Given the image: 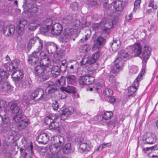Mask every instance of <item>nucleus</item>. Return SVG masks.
Segmentation results:
<instances>
[{
    "label": "nucleus",
    "instance_id": "obj_1",
    "mask_svg": "<svg viewBox=\"0 0 158 158\" xmlns=\"http://www.w3.org/2000/svg\"><path fill=\"white\" fill-rule=\"evenodd\" d=\"M64 142V138L60 135H57L52 139V144L50 147V150L55 158H66L62 155L61 149Z\"/></svg>",
    "mask_w": 158,
    "mask_h": 158
},
{
    "label": "nucleus",
    "instance_id": "obj_2",
    "mask_svg": "<svg viewBox=\"0 0 158 158\" xmlns=\"http://www.w3.org/2000/svg\"><path fill=\"white\" fill-rule=\"evenodd\" d=\"M51 68L45 66H36L34 70L35 76L41 78V80L44 81L49 79V73Z\"/></svg>",
    "mask_w": 158,
    "mask_h": 158
},
{
    "label": "nucleus",
    "instance_id": "obj_3",
    "mask_svg": "<svg viewBox=\"0 0 158 158\" xmlns=\"http://www.w3.org/2000/svg\"><path fill=\"white\" fill-rule=\"evenodd\" d=\"M151 52L152 49L150 47L145 46L143 48L141 54L142 56L140 57L142 61L143 66L142 69L146 70V63L151 55Z\"/></svg>",
    "mask_w": 158,
    "mask_h": 158
},
{
    "label": "nucleus",
    "instance_id": "obj_4",
    "mask_svg": "<svg viewBox=\"0 0 158 158\" xmlns=\"http://www.w3.org/2000/svg\"><path fill=\"white\" fill-rule=\"evenodd\" d=\"M77 34L74 33L72 29L65 28L63 33L62 42L67 43L70 39L75 40V37H77Z\"/></svg>",
    "mask_w": 158,
    "mask_h": 158
},
{
    "label": "nucleus",
    "instance_id": "obj_5",
    "mask_svg": "<svg viewBox=\"0 0 158 158\" xmlns=\"http://www.w3.org/2000/svg\"><path fill=\"white\" fill-rule=\"evenodd\" d=\"M33 149L32 143L31 142L29 145H28L24 150L23 148H20V151L22 156L24 158H31L33 154Z\"/></svg>",
    "mask_w": 158,
    "mask_h": 158
},
{
    "label": "nucleus",
    "instance_id": "obj_6",
    "mask_svg": "<svg viewBox=\"0 0 158 158\" xmlns=\"http://www.w3.org/2000/svg\"><path fill=\"white\" fill-rule=\"evenodd\" d=\"M123 61L121 58L118 57L114 61L113 66L111 68V71L113 73H116L120 70H122L123 67Z\"/></svg>",
    "mask_w": 158,
    "mask_h": 158
},
{
    "label": "nucleus",
    "instance_id": "obj_7",
    "mask_svg": "<svg viewBox=\"0 0 158 158\" xmlns=\"http://www.w3.org/2000/svg\"><path fill=\"white\" fill-rule=\"evenodd\" d=\"M129 50L130 51L132 57L139 56L141 54L142 50V47L139 43L134 44L132 46L128 47Z\"/></svg>",
    "mask_w": 158,
    "mask_h": 158
},
{
    "label": "nucleus",
    "instance_id": "obj_8",
    "mask_svg": "<svg viewBox=\"0 0 158 158\" xmlns=\"http://www.w3.org/2000/svg\"><path fill=\"white\" fill-rule=\"evenodd\" d=\"M9 68L11 70H14L11 75L12 78L15 81H19L23 77V73L21 70L15 71L16 67L13 64L10 65Z\"/></svg>",
    "mask_w": 158,
    "mask_h": 158
},
{
    "label": "nucleus",
    "instance_id": "obj_9",
    "mask_svg": "<svg viewBox=\"0 0 158 158\" xmlns=\"http://www.w3.org/2000/svg\"><path fill=\"white\" fill-rule=\"evenodd\" d=\"M156 137L155 134L148 132L144 135L143 140L144 144H152L156 142Z\"/></svg>",
    "mask_w": 158,
    "mask_h": 158
},
{
    "label": "nucleus",
    "instance_id": "obj_10",
    "mask_svg": "<svg viewBox=\"0 0 158 158\" xmlns=\"http://www.w3.org/2000/svg\"><path fill=\"white\" fill-rule=\"evenodd\" d=\"M60 110L62 112L60 118L63 121L65 120L69 115L72 114L74 112L73 108L72 107H69L67 108L63 107L60 109Z\"/></svg>",
    "mask_w": 158,
    "mask_h": 158
},
{
    "label": "nucleus",
    "instance_id": "obj_11",
    "mask_svg": "<svg viewBox=\"0 0 158 158\" xmlns=\"http://www.w3.org/2000/svg\"><path fill=\"white\" fill-rule=\"evenodd\" d=\"M39 52L34 51L30 55L28 58V61L32 66H35L39 63Z\"/></svg>",
    "mask_w": 158,
    "mask_h": 158
},
{
    "label": "nucleus",
    "instance_id": "obj_12",
    "mask_svg": "<svg viewBox=\"0 0 158 158\" xmlns=\"http://www.w3.org/2000/svg\"><path fill=\"white\" fill-rule=\"evenodd\" d=\"M94 80L95 79L93 76L85 75L81 77L79 83L80 85L82 86L83 85L91 84L94 82ZM81 87L83 88L82 87Z\"/></svg>",
    "mask_w": 158,
    "mask_h": 158
},
{
    "label": "nucleus",
    "instance_id": "obj_13",
    "mask_svg": "<svg viewBox=\"0 0 158 158\" xmlns=\"http://www.w3.org/2000/svg\"><path fill=\"white\" fill-rule=\"evenodd\" d=\"M126 1V0H124H124H117L114 2L113 0L112 2L109 4L113 3V5L115 10L117 11H121L127 4V2Z\"/></svg>",
    "mask_w": 158,
    "mask_h": 158
},
{
    "label": "nucleus",
    "instance_id": "obj_14",
    "mask_svg": "<svg viewBox=\"0 0 158 158\" xmlns=\"http://www.w3.org/2000/svg\"><path fill=\"white\" fill-rule=\"evenodd\" d=\"M106 42L105 37L103 38L102 36H98L97 37L96 40L94 42L93 44L92 49L93 51L98 49V50L100 47L103 46Z\"/></svg>",
    "mask_w": 158,
    "mask_h": 158
},
{
    "label": "nucleus",
    "instance_id": "obj_15",
    "mask_svg": "<svg viewBox=\"0 0 158 158\" xmlns=\"http://www.w3.org/2000/svg\"><path fill=\"white\" fill-rule=\"evenodd\" d=\"M19 102V100H15L9 103L10 110L12 113L16 114L19 112L20 108L18 106Z\"/></svg>",
    "mask_w": 158,
    "mask_h": 158
},
{
    "label": "nucleus",
    "instance_id": "obj_16",
    "mask_svg": "<svg viewBox=\"0 0 158 158\" xmlns=\"http://www.w3.org/2000/svg\"><path fill=\"white\" fill-rule=\"evenodd\" d=\"M44 47L49 54L55 53L57 49L56 45L53 42H45Z\"/></svg>",
    "mask_w": 158,
    "mask_h": 158
},
{
    "label": "nucleus",
    "instance_id": "obj_17",
    "mask_svg": "<svg viewBox=\"0 0 158 158\" xmlns=\"http://www.w3.org/2000/svg\"><path fill=\"white\" fill-rule=\"evenodd\" d=\"M10 124V119L8 116L4 115L2 116L0 114V127L7 130Z\"/></svg>",
    "mask_w": 158,
    "mask_h": 158
},
{
    "label": "nucleus",
    "instance_id": "obj_18",
    "mask_svg": "<svg viewBox=\"0 0 158 158\" xmlns=\"http://www.w3.org/2000/svg\"><path fill=\"white\" fill-rule=\"evenodd\" d=\"M15 26L11 24L4 27L3 33L6 36L12 37L15 32Z\"/></svg>",
    "mask_w": 158,
    "mask_h": 158
},
{
    "label": "nucleus",
    "instance_id": "obj_19",
    "mask_svg": "<svg viewBox=\"0 0 158 158\" xmlns=\"http://www.w3.org/2000/svg\"><path fill=\"white\" fill-rule=\"evenodd\" d=\"M27 20L24 19H20L16 27V31L18 34L21 35L23 34V31L25 26L27 24Z\"/></svg>",
    "mask_w": 158,
    "mask_h": 158
},
{
    "label": "nucleus",
    "instance_id": "obj_20",
    "mask_svg": "<svg viewBox=\"0 0 158 158\" xmlns=\"http://www.w3.org/2000/svg\"><path fill=\"white\" fill-rule=\"evenodd\" d=\"M49 136L47 133L43 132L39 134L36 138V140L39 143L46 144L49 141Z\"/></svg>",
    "mask_w": 158,
    "mask_h": 158
},
{
    "label": "nucleus",
    "instance_id": "obj_21",
    "mask_svg": "<svg viewBox=\"0 0 158 158\" xmlns=\"http://www.w3.org/2000/svg\"><path fill=\"white\" fill-rule=\"evenodd\" d=\"M62 25L58 23L54 24L52 28L51 33L54 35H57L60 34L62 30Z\"/></svg>",
    "mask_w": 158,
    "mask_h": 158
},
{
    "label": "nucleus",
    "instance_id": "obj_22",
    "mask_svg": "<svg viewBox=\"0 0 158 158\" xmlns=\"http://www.w3.org/2000/svg\"><path fill=\"white\" fill-rule=\"evenodd\" d=\"M55 89H42L43 94H42L40 98L38 99V100L43 99L44 101L48 100L51 97V94L53 93Z\"/></svg>",
    "mask_w": 158,
    "mask_h": 158
},
{
    "label": "nucleus",
    "instance_id": "obj_23",
    "mask_svg": "<svg viewBox=\"0 0 158 158\" xmlns=\"http://www.w3.org/2000/svg\"><path fill=\"white\" fill-rule=\"evenodd\" d=\"M56 119L54 121L52 122L49 126V128L51 130L55 131L58 133H60L61 131L64 130L65 128L63 127L60 126L59 124L56 122Z\"/></svg>",
    "mask_w": 158,
    "mask_h": 158
},
{
    "label": "nucleus",
    "instance_id": "obj_24",
    "mask_svg": "<svg viewBox=\"0 0 158 158\" xmlns=\"http://www.w3.org/2000/svg\"><path fill=\"white\" fill-rule=\"evenodd\" d=\"M39 55L40 56L42 59V64L47 67H49L50 65V60L49 57L43 52H39Z\"/></svg>",
    "mask_w": 158,
    "mask_h": 158
},
{
    "label": "nucleus",
    "instance_id": "obj_25",
    "mask_svg": "<svg viewBox=\"0 0 158 158\" xmlns=\"http://www.w3.org/2000/svg\"><path fill=\"white\" fill-rule=\"evenodd\" d=\"M27 11L31 13L35 14L38 12L39 8L36 5L31 3L26 4V7L25 8Z\"/></svg>",
    "mask_w": 158,
    "mask_h": 158
},
{
    "label": "nucleus",
    "instance_id": "obj_26",
    "mask_svg": "<svg viewBox=\"0 0 158 158\" xmlns=\"http://www.w3.org/2000/svg\"><path fill=\"white\" fill-rule=\"evenodd\" d=\"M79 64L76 60L70 61L67 65V69L69 71L73 73L74 70H76L78 68Z\"/></svg>",
    "mask_w": 158,
    "mask_h": 158
},
{
    "label": "nucleus",
    "instance_id": "obj_27",
    "mask_svg": "<svg viewBox=\"0 0 158 158\" xmlns=\"http://www.w3.org/2000/svg\"><path fill=\"white\" fill-rule=\"evenodd\" d=\"M146 70L142 69L140 73L136 78L134 82V84L132 85V87L134 88V89H137L139 86V82L142 79V77L143 75L145 73Z\"/></svg>",
    "mask_w": 158,
    "mask_h": 158
},
{
    "label": "nucleus",
    "instance_id": "obj_28",
    "mask_svg": "<svg viewBox=\"0 0 158 158\" xmlns=\"http://www.w3.org/2000/svg\"><path fill=\"white\" fill-rule=\"evenodd\" d=\"M59 117L55 114H51L49 116L45 117L44 120V123L47 125L49 126L51 123L54 121L56 119H57Z\"/></svg>",
    "mask_w": 158,
    "mask_h": 158
},
{
    "label": "nucleus",
    "instance_id": "obj_29",
    "mask_svg": "<svg viewBox=\"0 0 158 158\" xmlns=\"http://www.w3.org/2000/svg\"><path fill=\"white\" fill-rule=\"evenodd\" d=\"M90 147L87 143L81 142L78 151L81 152H88L90 150Z\"/></svg>",
    "mask_w": 158,
    "mask_h": 158
},
{
    "label": "nucleus",
    "instance_id": "obj_30",
    "mask_svg": "<svg viewBox=\"0 0 158 158\" xmlns=\"http://www.w3.org/2000/svg\"><path fill=\"white\" fill-rule=\"evenodd\" d=\"M73 18L70 15H68L61 20L63 25L64 26H68L72 22Z\"/></svg>",
    "mask_w": 158,
    "mask_h": 158
},
{
    "label": "nucleus",
    "instance_id": "obj_31",
    "mask_svg": "<svg viewBox=\"0 0 158 158\" xmlns=\"http://www.w3.org/2000/svg\"><path fill=\"white\" fill-rule=\"evenodd\" d=\"M50 72L52 74L53 77L54 78L57 77L60 75V67L57 66H55L52 69H51V70L49 71V73Z\"/></svg>",
    "mask_w": 158,
    "mask_h": 158
},
{
    "label": "nucleus",
    "instance_id": "obj_32",
    "mask_svg": "<svg viewBox=\"0 0 158 158\" xmlns=\"http://www.w3.org/2000/svg\"><path fill=\"white\" fill-rule=\"evenodd\" d=\"M80 65L82 66L83 65L87 66V65L89 64L90 65L92 66L94 65L91 61H90V58L86 57V56H84L82 58V60L80 62Z\"/></svg>",
    "mask_w": 158,
    "mask_h": 158
},
{
    "label": "nucleus",
    "instance_id": "obj_33",
    "mask_svg": "<svg viewBox=\"0 0 158 158\" xmlns=\"http://www.w3.org/2000/svg\"><path fill=\"white\" fill-rule=\"evenodd\" d=\"M61 92L64 93L66 92L68 94H72L74 98H78L79 97V95L78 93L76 94L77 89H60Z\"/></svg>",
    "mask_w": 158,
    "mask_h": 158
},
{
    "label": "nucleus",
    "instance_id": "obj_34",
    "mask_svg": "<svg viewBox=\"0 0 158 158\" xmlns=\"http://www.w3.org/2000/svg\"><path fill=\"white\" fill-rule=\"evenodd\" d=\"M29 124V120L28 119H24L19 122L18 125L19 129L25 128Z\"/></svg>",
    "mask_w": 158,
    "mask_h": 158
},
{
    "label": "nucleus",
    "instance_id": "obj_35",
    "mask_svg": "<svg viewBox=\"0 0 158 158\" xmlns=\"http://www.w3.org/2000/svg\"><path fill=\"white\" fill-rule=\"evenodd\" d=\"M121 57L130 59L132 57L130 51L129 50L128 47L124 51H121L120 52Z\"/></svg>",
    "mask_w": 158,
    "mask_h": 158
},
{
    "label": "nucleus",
    "instance_id": "obj_36",
    "mask_svg": "<svg viewBox=\"0 0 158 158\" xmlns=\"http://www.w3.org/2000/svg\"><path fill=\"white\" fill-rule=\"evenodd\" d=\"M67 82L69 84L74 85L76 81V77L73 75H68L66 77Z\"/></svg>",
    "mask_w": 158,
    "mask_h": 158
},
{
    "label": "nucleus",
    "instance_id": "obj_37",
    "mask_svg": "<svg viewBox=\"0 0 158 158\" xmlns=\"http://www.w3.org/2000/svg\"><path fill=\"white\" fill-rule=\"evenodd\" d=\"M113 115V114L111 111H106L102 114L101 117L102 120H107L110 119Z\"/></svg>",
    "mask_w": 158,
    "mask_h": 158
},
{
    "label": "nucleus",
    "instance_id": "obj_38",
    "mask_svg": "<svg viewBox=\"0 0 158 158\" xmlns=\"http://www.w3.org/2000/svg\"><path fill=\"white\" fill-rule=\"evenodd\" d=\"M100 53L99 51H97L93 54L91 57H90V61H91V63H93V65H94V64L100 55Z\"/></svg>",
    "mask_w": 158,
    "mask_h": 158
},
{
    "label": "nucleus",
    "instance_id": "obj_39",
    "mask_svg": "<svg viewBox=\"0 0 158 158\" xmlns=\"http://www.w3.org/2000/svg\"><path fill=\"white\" fill-rule=\"evenodd\" d=\"M72 150L71 145L70 143L66 144L63 148V152L65 154H68L71 152Z\"/></svg>",
    "mask_w": 158,
    "mask_h": 158
},
{
    "label": "nucleus",
    "instance_id": "obj_40",
    "mask_svg": "<svg viewBox=\"0 0 158 158\" xmlns=\"http://www.w3.org/2000/svg\"><path fill=\"white\" fill-rule=\"evenodd\" d=\"M37 40L38 41L39 45L37 49L38 50L37 52H40V51L42 50L44 46V43L46 42L45 41H44L43 40H42L39 37H37Z\"/></svg>",
    "mask_w": 158,
    "mask_h": 158
},
{
    "label": "nucleus",
    "instance_id": "obj_41",
    "mask_svg": "<svg viewBox=\"0 0 158 158\" xmlns=\"http://www.w3.org/2000/svg\"><path fill=\"white\" fill-rule=\"evenodd\" d=\"M44 86L45 88H46V89H56V85L53 84V82L52 81L48 82L44 84Z\"/></svg>",
    "mask_w": 158,
    "mask_h": 158
},
{
    "label": "nucleus",
    "instance_id": "obj_42",
    "mask_svg": "<svg viewBox=\"0 0 158 158\" xmlns=\"http://www.w3.org/2000/svg\"><path fill=\"white\" fill-rule=\"evenodd\" d=\"M90 49V45L87 44L82 45L80 47V49L81 52L84 53L89 51Z\"/></svg>",
    "mask_w": 158,
    "mask_h": 158
},
{
    "label": "nucleus",
    "instance_id": "obj_43",
    "mask_svg": "<svg viewBox=\"0 0 158 158\" xmlns=\"http://www.w3.org/2000/svg\"><path fill=\"white\" fill-rule=\"evenodd\" d=\"M53 21L50 19H45L43 22L42 24L45 25L46 27L50 29L51 28Z\"/></svg>",
    "mask_w": 158,
    "mask_h": 158
},
{
    "label": "nucleus",
    "instance_id": "obj_44",
    "mask_svg": "<svg viewBox=\"0 0 158 158\" xmlns=\"http://www.w3.org/2000/svg\"><path fill=\"white\" fill-rule=\"evenodd\" d=\"M103 94L106 97H110L113 94L112 89H103Z\"/></svg>",
    "mask_w": 158,
    "mask_h": 158
},
{
    "label": "nucleus",
    "instance_id": "obj_45",
    "mask_svg": "<svg viewBox=\"0 0 158 158\" xmlns=\"http://www.w3.org/2000/svg\"><path fill=\"white\" fill-rule=\"evenodd\" d=\"M129 73L131 74H136L138 72V68L135 65H132L129 67Z\"/></svg>",
    "mask_w": 158,
    "mask_h": 158
},
{
    "label": "nucleus",
    "instance_id": "obj_46",
    "mask_svg": "<svg viewBox=\"0 0 158 158\" xmlns=\"http://www.w3.org/2000/svg\"><path fill=\"white\" fill-rule=\"evenodd\" d=\"M24 115L20 113L16 115L14 117L13 119L15 122H20L22 120L24 117Z\"/></svg>",
    "mask_w": 158,
    "mask_h": 158
},
{
    "label": "nucleus",
    "instance_id": "obj_47",
    "mask_svg": "<svg viewBox=\"0 0 158 158\" xmlns=\"http://www.w3.org/2000/svg\"><path fill=\"white\" fill-rule=\"evenodd\" d=\"M6 101L3 99H0V110H2L3 109L5 112H7V110L5 108L6 106Z\"/></svg>",
    "mask_w": 158,
    "mask_h": 158
},
{
    "label": "nucleus",
    "instance_id": "obj_48",
    "mask_svg": "<svg viewBox=\"0 0 158 158\" xmlns=\"http://www.w3.org/2000/svg\"><path fill=\"white\" fill-rule=\"evenodd\" d=\"M32 99H30L27 95H24L21 99L22 103H25L27 105L30 104V102Z\"/></svg>",
    "mask_w": 158,
    "mask_h": 158
},
{
    "label": "nucleus",
    "instance_id": "obj_49",
    "mask_svg": "<svg viewBox=\"0 0 158 158\" xmlns=\"http://www.w3.org/2000/svg\"><path fill=\"white\" fill-rule=\"evenodd\" d=\"M52 109L54 110H57L59 108L58 102L56 100L52 101L51 106Z\"/></svg>",
    "mask_w": 158,
    "mask_h": 158
},
{
    "label": "nucleus",
    "instance_id": "obj_50",
    "mask_svg": "<svg viewBox=\"0 0 158 158\" xmlns=\"http://www.w3.org/2000/svg\"><path fill=\"white\" fill-rule=\"evenodd\" d=\"M7 72L2 69H0V79L2 81L3 79L7 77Z\"/></svg>",
    "mask_w": 158,
    "mask_h": 158
},
{
    "label": "nucleus",
    "instance_id": "obj_51",
    "mask_svg": "<svg viewBox=\"0 0 158 158\" xmlns=\"http://www.w3.org/2000/svg\"><path fill=\"white\" fill-rule=\"evenodd\" d=\"M141 2V0H135L134 5L133 11L135 12L136 10L139 8Z\"/></svg>",
    "mask_w": 158,
    "mask_h": 158
},
{
    "label": "nucleus",
    "instance_id": "obj_52",
    "mask_svg": "<svg viewBox=\"0 0 158 158\" xmlns=\"http://www.w3.org/2000/svg\"><path fill=\"white\" fill-rule=\"evenodd\" d=\"M50 30L48 27H46L44 25L42 24L40 27V31L41 34L44 33Z\"/></svg>",
    "mask_w": 158,
    "mask_h": 158
},
{
    "label": "nucleus",
    "instance_id": "obj_53",
    "mask_svg": "<svg viewBox=\"0 0 158 158\" xmlns=\"http://www.w3.org/2000/svg\"><path fill=\"white\" fill-rule=\"evenodd\" d=\"M153 147H154V148L153 149H151V151L153 153H155L156 155L153 154L152 155V157H157L158 156V148L156 145Z\"/></svg>",
    "mask_w": 158,
    "mask_h": 158
},
{
    "label": "nucleus",
    "instance_id": "obj_54",
    "mask_svg": "<svg viewBox=\"0 0 158 158\" xmlns=\"http://www.w3.org/2000/svg\"><path fill=\"white\" fill-rule=\"evenodd\" d=\"M100 23H94L92 26V29L94 31H98L100 26Z\"/></svg>",
    "mask_w": 158,
    "mask_h": 158
},
{
    "label": "nucleus",
    "instance_id": "obj_55",
    "mask_svg": "<svg viewBox=\"0 0 158 158\" xmlns=\"http://www.w3.org/2000/svg\"><path fill=\"white\" fill-rule=\"evenodd\" d=\"M13 87L8 82H5L2 89L6 88L7 89H12Z\"/></svg>",
    "mask_w": 158,
    "mask_h": 158
},
{
    "label": "nucleus",
    "instance_id": "obj_56",
    "mask_svg": "<svg viewBox=\"0 0 158 158\" xmlns=\"http://www.w3.org/2000/svg\"><path fill=\"white\" fill-rule=\"evenodd\" d=\"M39 94V91H38V89H35L34 91L32 94L31 96V99H34L38 96Z\"/></svg>",
    "mask_w": 158,
    "mask_h": 158
},
{
    "label": "nucleus",
    "instance_id": "obj_57",
    "mask_svg": "<svg viewBox=\"0 0 158 158\" xmlns=\"http://www.w3.org/2000/svg\"><path fill=\"white\" fill-rule=\"evenodd\" d=\"M136 92V90H132V89H126V92H127V96L129 97L132 96Z\"/></svg>",
    "mask_w": 158,
    "mask_h": 158
},
{
    "label": "nucleus",
    "instance_id": "obj_58",
    "mask_svg": "<svg viewBox=\"0 0 158 158\" xmlns=\"http://www.w3.org/2000/svg\"><path fill=\"white\" fill-rule=\"evenodd\" d=\"M71 8L74 11H76L78 10V5L76 2H73L71 5Z\"/></svg>",
    "mask_w": 158,
    "mask_h": 158
},
{
    "label": "nucleus",
    "instance_id": "obj_59",
    "mask_svg": "<svg viewBox=\"0 0 158 158\" xmlns=\"http://www.w3.org/2000/svg\"><path fill=\"white\" fill-rule=\"evenodd\" d=\"M88 4L89 6H93L97 4V2L94 0H88Z\"/></svg>",
    "mask_w": 158,
    "mask_h": 158
},
{
    "label": "nucleus",
    "instance_id": "obj_60",
    "mask_svg": "<svg viewBox=\"0 0 158 158\" xmlns=\"http://www.w3.org/2000/svg\"><path fill=\"white\" fill-rule=\"evenodd\" d=\"M37 27V25H30L28 27V30L31 31H35Z\"/></svg>",
    "mask_w": 158,
    "mask_h": 158
},
{
    "label": "nucleus",
    "instance_id": "obj_61",
    "mask_svg": "<svg viewBox=\"0 0 158 158\" xmlns=\"http://www.w3.org/2000/svg\"><path fill=\"white\" fill-rule=\"evenodd\" d=\"M38 37H33L31 38L30 40L29 43L32 45H33L37 41V38Z\"/></svg>",
    "mask_w": 158,
    "mask_h": 158
},
{
    "label": "nucleus",
    "instance_id": "obj_62",
    "mask_svg": "<svg viewBox=\"0 0 158 158\" xmlns=\"http://www.w3.org/2000/svg\"><path fill=\"white\" fill-rule=\"evenodd\" d=\"M97 88L96 89H100V88H103L104 86V84H101L100 83H98L96 85Z\"/></svg>",
    "mask_w": 158,
    "mask_h": 158
},
{
    "label": "nucleus",
    "instance_id": "obj_63",
    "mask_svg": "<svg viewBox=\"0 0 158 158\" xmlns=\"http://www.w3.org/2000/svg\"><path fill=\"white\" fill-rule=\"evenodd\" d=\"M154 147H147L146 148H143V151L145 153H146L148 151L151 150V149H153Z\"/></svg>",
    "mask_w": 158,
    "mask_h": 158
},
{
    "label": "nucleus",
    "instance_id": "obj_64",
    "mask_svg": "<svg viewBox=\"0 0 158 158\" xmlns=\"http://www.w3.org/2000/svg\"><path fill=\"white\" fill-rule=\"evenodd\" d=\"M10 89H0V92L2 95L8 94V92Z\"/></svg>",
    "mask_w": 158,
    "mask_h": 158
}]
</instances>
